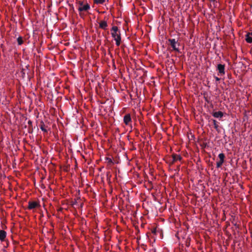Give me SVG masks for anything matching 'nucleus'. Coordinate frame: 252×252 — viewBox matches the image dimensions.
<instances>
[{
    "mask_svg": "<svg viewBox=\"0 0 252 252\" xmlns=\"http://www.w3.org/2000/svg\"><path fill=\"white\" fill-rule=\"evenodd\" d=\"M172 158L173 162H175L177 160H180L182 158L181 157L180 155H173L172 156Z\"/></svg>",
    "mask_w": 252,
    "mask_h": 252,
    "instance_id": "nucleus-12",
    "label": "nucleus"
},
{
    "mask_svg": "<svg viewBox=\"0 0 252 252\" xmlns=\"http://www.w3.org/2000/svg\"><path fill=\"white\" fill-rule=\"evenodd\" d=\"M78 2L80 5L78 9L79 12L87 11L90 9V6L88 3L84 4L82 1H79Z\"/></svg>",
    "mask_w": 252,
    "mask_h": 252,
    "instance_id": "nucleus-2",
    "label": "nucleus"
},
{
    "mask_svg": "<svg viewBox=\"0 0 252 252\" xmlns=\"http://www.w3.org/2000/svg\"><path fill=\"white\" fill-rule=\"evenodd\" d=\"M213 124H214V128L216 129H217L219 127V125L218 124V122H217L216 120H213Z\"/></svg>",
    "mask_w": 252,
    "mask_h": 252,
    "instance_id": "nucleus-13",
    "label": "nucleus"
},
{
    "mask_svg": "<svg viewBox=\"0 0 252 252\" xmlns=\"http://www.w3.org/2000/svg\"><path fill=\"white\" fill-rule=\"evenodd\" d=\"M218 157L220 158V160L216 163V166L218 168H220L224 162L225 156L223 153H220Z\"/></svg>",
    "mask_w": 252,
    "mask_h": 252,
    "instance_id": "nucleus-4",
    "label": "nucleus"
},
{
    "mask_svg": "<svg viewBox=\"0 0 252 252\" xmlns=\"http://www.w3.org/2000/svg\"><path fill=\"white\" fill-rule=\"evenodd\" d=\"M6 237V232L3 230H0V241L2 242L4 240L5 238Z\"/></svg>",
    "mask_w": 252,
    "mask_h": 252,
    "instance_id": "nucleus-11",
    "label": "nucleus"
},
{
    "mask_svg": "<svg viewBox=\"0 0 252 252\" xmlns=\"http://www.w3.org/2000/svg\"><path fill=\"white\" fill-rule=\"evenodd\" d=\"M17 42L19 45H21L23 44V41L21 37H19L17 38Z\"/></svg>",
    "mask_w": 252,
    "mask_h": 252,
    "instance_id": "nucleus-15",
    "label": "nucleus"
},
{
    "mask_svg": "<svg viewBox=\"0 0 252 252\" xmlns=\"http://www.w3.org/2000/svg\"><path fill=\"white\" fill-rule=\"evenodd\" d=\"M40 128L42 131H46V130L43 126H41Z\"/></svg>",
    "mask_w": 252,
    "mask_h": 252,
    "instance_id": "nucleus-16",
    "label": "nucleus"
},
{
    "mask_svg": "<svg viewBox=\"0 0 252 252\" xmlns=\"http://www.w3.org/2000/svg\"><path fill=\"white\" fill-rule=\"evenodd\" d=\"M39 206V204L35 201L29 202L28 208L29 209H34Z\"/></svg>",
    "mask_w": 252,
    "mask_h": 252,
    "instance_id": "nucleus-7",
    "label": "nucleus"
},
{
    "mask_svg": "<svg viewBox=\"0 0 252 252\" xmlns=\"http://www.w3.org/2000/svg\"><path fill=\"white\" fill-rule=\"evenodd\" d=\"M225 66L224 64H219L217 65V70L219 71V75H222L225 74Z\"/></svg>",
    "mask_w": 252,
    "mask_h": 252,
    "instance_id": "nucleus-5",
    "label": "nucleus"
},
{
    "mask_svg": "<svg viewBox=\"0 0 252 252\" xmlns=\"http://www.w3.org/2000/svg\"><path fill=\"white\" fill-rule=\"evenodd\" d=\"M111 32L112 37L116 41V45L117 46H120L121 42V36L118 28L116 26H113L111 30Z\"/></svg>",
    "mask_w": 252,
    "mask_h": 252,
    "instance_id": "nucleus-1",
    "label": "nucleus"
},
{
    "mask_svg": "<svg viewBox=\"0 0 252 252\" xmlns=\"http://www.w3.org/2000/svg\"><path fill=\"white\" fill-rule=\"evenodd\" d=\"M245 39L247 42L249 43H252V32L247 33Z\"/></svg>",
    "mask_w": 252,
    "mask_h": 252,
    "instance_id": "nucleus-10",
    "label": "nucleus"
},
{
    "mask_svg": "<svg viewBox=\"0 0 252 252\" xmlns=\"http://www.w3.org/2000/svg\"><path fill=\"white\" fill-rule=\"evenodd\" d=\"M105 0H94V2L96 4H103Z\"/></svg>",
    "mask_w": 252,
    "mask_h": 252,
    "instance_id": "nucleus-14",
    "label": "nucleus"
},
{
    "mask_svg": "<svg viewBox=\"0 0 252 252\" xmlns=\"http://www.w3.org/2000/svg\"><path fill=\"white\" fill-rule=\"evenodd\" d=\"M62 1H63V0H61Z\"/></svg>",
    "mask_w": 252,
    "mask_h": 252,
    "instance_id": "nucleus-18",
    "label": "nucleus"
},
{
    "mask_svg": "<svg viewBox=\"0 0 252 252\" xmlns=\"http://www.w3.org/2000/svg\"><path fill=\"white\" fill-rule=\"evenodd\" d=\"M131 121V116L129 114H126L124 117V122L126 125H128Z\"/></svg>",
    "mask_w": 252,
    "mask_h": 252,
    "instance_id": "nucleus-6",
    "label": "nucleus"
},
{
    "mask_svg": "<svg viewBox=\"0 0 252 252\" xmlns=\"http://www.w3.org/2000/svg\"><path fill=\"white\" fill-rule=\"evenodd\" d=\"M168 41L170 43L173 50L179 52V44L175 39H169Z\"/></svg>",
    "mask_w": 252,
    "mask_h": 252,
    "instance_id": "nucleus-3",
    "label": "nucleus"
},
{
    "mask_svg": "<svg viewBox=\"0 0 252 252\" xmlns=\"http://www.w3.org/2000/svg\"><path fill=\"white\" fill-rule=\"evenodd\" d=\"M215 78L216 80L217 81H219L220 80V79L218 77H215Z\"/></svg>",
    "mask_w": 252,
    "mask_h": 252,
    "instance_id": "nucleus-17",
    "label": "nucleus"
},
{
    "mask_svg": "<svg viewBox=\"0 0 252 252\" xmlns=\"http://www.w3.org/2000/svg\"><path fill=\"white\" fill-rule=\"evenodd\" d=\"M212 116L216 118H221L223 116V113L221 111L213 112Z\"/></svg>",
    "mask_w": 252,
    "mask_h": 252,
    "instance_id": "nucleus-8",
    "label": "nucleus"
},
{
    "mask_svg": "<svg viewBox=\"0 0 252 252\" xmlns=\"http://www.w3.org/2000/svg\"><path fill=\"white\" fill-rule=\"evenodd\" d=\"M99 28L103 30H106L108 27L107 23L105 21H101L99 23Z\"/></svg>",
    "mask_w": 252,
    "mask_h": 252,
    "instance_id": "nucleus-9",
    "label": "nucleus"
}]
</instances>
